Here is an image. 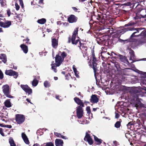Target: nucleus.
<instances>
[{
  "label": "nucleus",
  "instance_id": "1",
  "mask_svg": "<svg viewBox=\"0 0 146 146\" xmlns=\"http://www.w3.org/2000/svg\"><path fill=\"white\" fill-rule=\"evenodd\" d=\"M74 99L75 102L79 105L76 108V115L78 119H80L83 116V107L84 106V103L78 98L75 97Z\"/></svg>",
  "mask_w": 146,
  "mask_h": 146
},
{
  "label": "nucleus",
  "instance_id": "2",
  "mask_svg": "<svg viewBox=\"0 0 146 146\" xmlns=\"http://www.w3.org/2000/svg\"><path fill=\"white\" fill-rule=\"evenodd\" d=\"M108 36L107 35H104L102 37H99L97 39V41L98 44L100 45L108 46L110 44V41H108Z\"/></svg>",
  "mask_w": 146,
  "mask_h": 146
},
{
  "label": "nucleus",
  "instance_id": "3",
  "mask_svg": "<svg viewBox=\"0 0 146 146\" xmlns=\"http://www.w3.org/2000/svg\"><path fill=\"white\" fill-rule=\"evenodd\" d=\"M78 28H76L72 33V37L71 38L70 37H69L68 38V43H70L71 42L72 44L76 45L78 41H80L79 39L75 40L76 36L78 34Z\"/></svg>",
  "mask_w": 146,
  "mask_h": 146
},
{
  "label": "nucleus",
  "instance_id": "4",
  "mask_svg": "<svg viewBox=\"0 0 146 146\" xmlns=\"http://www.w3.org/2000/svg\"><path fill=\"white\" fill-rule=\"evenodd\" d=\"M2 88L3 89V92L4 95L7 97L10 98H13L14 97L11 95V90H10V87L9 85L8 84H6L3 86Z\"/></svg>",
  "mask_w": 146,
  "mask_h": 146
},
{
  "label": "nucleus",
  "instance_id": "5",
  "mask_svg": "<svg viewBox=\"0 0 146 146\" xmlns=\"http://www.w3.org/2000/svg\"><path fill=\"white\" fill-rule=\"evenodd\" d=\"M136 24L134 22L132 21H130L127 24L125 25V27H127L124 28L122 30V32L124 33L129 31H132L135 30V28L132 26Z\"/></svg>",
  "mask_w": 146,
  "mask_h": 146
},
{
  "label": "nucleus",
  "instance_id": "6",
  "mask_svg": "<svg viewBox=\"0 0 146 146\" xmlns=\"http://www.w3.org/2000/svg\"><path fill=\"white\" fill-rule=\"evenodd\" d=\"M91 51L92 54V64L93 65V68L94 70V74H96L97 70V64L96 63V62H97V61L94 52V48H93L92 49Z\"/></svg>",
  "mask_w": 146,
  "mask_h": 146
},
{
  "label": "nucleus",
  "instance_id": "7",
  "mask_svg": "<svg viewBox=\"0 0 146 146\" xmlns=\"http://www.w3.org/2000/svg\"><path fill=\"white\" fill-rule=\"evenodd\" d=\"M25 119V117L23 115L17 114L15 115V120L17 124H21L24 122Z\"/></svg>",
  "mask_w": 146,
  "mask_h": 146
},
{
  "label": "nucleus",
  "instance_id": "8",
  "mask_svg": "<svg viewBox=\"0 0 146 146\" xmlns=\"http://www.w3.org/2000/svg\"><path fill=\"white\" fill-rule=\"evenodd\" d=\"M5 74L6 75L10 76H13L14 78H17L19 74L17 72H15L12 70H6L5 72Z\"/></svg>",
  "mask_w": 146,
  "mask_h": 146
},
{
  "label": "nucleus",
  "instance_id": "9",
  "mask_svg": "<svg viewBox=\"0 0 146 146\" xmlns=\"http://www.w3.org/2000/svg\"><path fill=\"white\" fill-rule=\"evenodd\" d=\"M4 22H0V26L4 28H8L12 25V22L10 21L6 20L4 18Z\"/></svg>",
  "mask_w": 146,
  "mask_h": 146
},
{
  "label": "nucleus",
  "instance_id": "10",
  "mask_svg": "<svg viewBox=\"0 0 146 146\" xmlns=\"http://www.w3.org/2000/svg\"><path fill=\"white\" fill-rule=\"evenodd\" d=\"M20 86L22 89L28 95H31L32 93V89L28 85L21 84Z\"/></svg>",
  "mask_w": 146,
  "mask_h": 146
},
{
  "label": "nucleus",
  "instance_id": "11",
  "mask_svg": "<svg viewBox=\"0 0 146 146\" xmlns=\"http://www.w3.org/2000/svg\"><path fill=\"white\" fill-rule=\"evenodd\" d=\"M78 17L73 14L69 15L67 18V21L70 23L76 22L78 20Z\"/></svg>",
  "mask_w": 146,
  "mask_h": 146
},
{
  "label": "nucleus",
  "instance_id": "12",
  "mask_svg": "<svg viewBox=\"0 0 146 146\" xmlns=\"http://www.w3.org/2000/svg\"><path fill=\"white\" fill-rule=\"evenodd\" d=\"M55 59L56 65L57 66H59L64 60L61 57L59 53H58L56 55Z\"/></svg>",
  "mask_w": 146,
  "mask_h": 146
},
{
  "label": "nucleus",
  "instance_id": "13",
  "mask_svg": "<svg viewBox=\"0 0 146 146\" xmlns=\"http://www.w3.org/2000/svg\"><path fill=\"white\" fill-rule=\"evenodd\" d=\"M84 140L88 143L90 145H92L93 144V141L91 138L90 135L87 132L86 133V135L84 138Z\"/></svg>",
  "mask_w": 146,
  "mask_h": 146
},
{
  "label": "nucleus",
  "instance_id": "14",
  "mask_svg": "<svg viewBox=\"0 0 146 146\" xmlns=\"http://www.w3.org/2000/svg\"><path fill=\"white\" fill-rule=\"evenodd\" d=\"M115 66L117 69V72H115V73L117 74V75L121 76V74H122V69L121 68L119 64L117 63H115Z\"/></svg>",
  "mask_w": 146,
  "mask_h": 146
},
{
  "label": "nucleus",
  "instance_id": "15",
  "mask_svg": "<svg viewBox=\"0 0 146 146\" xmlns=\"http://www.w3.org/2000/svg\"><path fill=\"white\" fill-rule=\"evenodd\" d=\"M96 94H92L91 96L90 101L91 103L94 104L97 103L99 102V98Z\"/></svg>",
  "mask_w": 146,
  "mask_h": 146
},
{
  "label": "nucleus",
  "instance_id": "16",
  "mask_svg": "<svg viewBox=\"0 0 146 146\" xmlns=\"http://www.w3.org/2000/svg\"><path fill=\"white\" fill-rule=\"evenodd\" d=\"M135 106L137 108L146 111V105L143 104L140 101H139L138 103L136 104Z\"/></svg>",
  "mask_w": 146,
  "mask_h": 146
},
{
  "label": "nucleus",
  "instance_id": "17",
  "mask_svg": "<svg viewBox=\"0 0 146 146\" xmlns=\"http://www.w3.org/2000/svg\"><path fill=\"white\" fill-rule=\"evenodd\" d=\"M78 42H79L80 44V45L78 46V47H79L80 49L82 51H84V52H86L88 48L86 44L82 43L80 40Z\"/></svg>",
  "mask_w": 146,
  "mask_h": 146
},
{
  "label": "nucleus",
  "instance_id": "18",
  "mask_svg": "<svg viewBox=\"0 0 146 146\" xmlns=\"http://www.w3.org/2000/svg\"><path fill=\"white\" fill-rule=\"evenodd\" d=\"M137 92L136 93H132L131 94V99L132 102H134L135 101H137L139 100V96L137 94Z\"/></svg>",
  "mask_w": 146,
  "mask_h": 146
},
{
  "label": "nucleus",
  "instance_id": "19",
  "mask_svg": "<svg viewBox=\"0 0 146 146\" xmlns=\"http://www.w3.org/2000/svg\"><path fill=\"white\" fill-rule=\"evenodd\" d=\"M118 56L119 57L120 60L121 62H123L128 64H130L129 61L127 59V58L125 56H123L120 54H119Z\"/></svg>",
  "mask_w": 146,
  "mask_h": 146
},
{
  "label": "nucleus",
  "instance_id": "20",
  "mask_svg": "<svg viewBox=\"0 0 146 146\" xmlns=\"http://www.w3.org/2000/svg\"><path fill=\"white\" fill-rule=\"evenodd\" d=\"M52 45L53 48H56L58 45V40L55 38H52Z\"/></svg>",
  "mask_w": 146,
  "mask_h": 146
},
{
  "label": "nucleus",
  "instance_id": "21",
  "mask_svg": "<svg viewBox=\"0 0 146 146\" xmlns=\"http://www.w3.org/2000/svg\"><path fill=\"white\" fill-rule=\"evenodd\" d=\"M64 143L63 140L60 139H56L55 140V144L56 146H62Z\"/></svg>",
  "mask_w": 146,
  "mask_h": 146
},
{
  "label": "nucleus",
  "instance_id": "22",
  "mask_svg": "<svg viewBox=\"0 0 146 146\" xmlns=\"http://www.w3.org/2000/svg\"><path fill=\"white\" fill-rule=\"evenodd\" d=\"M20 47L23 52L25 54L27 53L28 49V46H27L24 44H21L20 46Z\"/></svg>",
  "mask_w": 146,
  "mask_h": 146
},
{
  "label": "nucleus",
  "instance_id": "23",
  "mask_svg": "<svg viewBox=\"0 0 146 146\" xmlns=\"http://www.w3.org/2000/svg\"><path fill=\"white\" fill-rule=\"evenodd\" d=\"M139 15L143 18H146V9H143L141 10L139 12Z\"/></svg>",
  "mask_w": 146,
  "mask_h": 146
},
{
  "label": "nucleus",
  "instance_id": "24",
  "mask_svg": "<svg viewBox=\"0 0 146 146\" xmlns=\"http://www.w3.org/2000/svg\"><path fill=\"white\" fill-rule=\"evenodd\" d=\"M129 53L130 54V56L132 57L133 58V60H132V62H134L136 61L141 60H142V59H140L139 60H136L134 58L135 56L134 52V51L133 50H130V51L129 52Z\"/></svg>",
  "mask_w": 146,
  "mask_h": 146
},
{
  "label": "nucleus",
  "instance_id": "25",
  "mask_svg": "<svg viewBox=\"0 0 146 146\" xmlns=\"http://www.w3.org/2000/svg\"><path fill=\"white\" fill-rule=\"evenodd\" d=\"M0 59L2 60V61L4 63H5L7 61L6 56L4 54H1L0 55Z\"/></svg>",
  "mask_w": 146,
  "mask_h": 146
},
{
  "label": "nucleus",
  "instance_id": "26",
  "mask_svg": "<svg viewBox=\"0 0 146 146\" xmlns=\"http://www.w3.org/2000/svg\"><path fill=\"white\" fill-rule=\"evenodd\" d=\"M34 79L32 82V84L33 86H37L38 83V81L36 79V77L35 76H34Z\"/></svg>",
  "mask_w": 146,
  "mask_h": 146
},
{
  "label": "nucleus",
  "instance_id": "27",
  "mask_svg": "<svg viewBox=\"0 0 146 146\" xmlns=\"http://www.w3.org/2000/svg\"><path fill=\"white\" fill-rule=\"evenodd\" d=\"M94 140L97 143L98 145H100L102 143V140L98 138L96 136L94 135Z\"/></svg>",
  "mask_w": 146,
  "mask_h": 146
},
{
  "label": "nucleus",
  "instance_id": "28",
  "mask_svg": "<svg viewBox=\"0 0 146 146\" xmlns=\"http://www.w3.org/2000/svg\"><path fill=\"white\" fill-rule=\"evenodd\" d=\"M54 134L55 135L59 137H61L64 139H66L67 138L66 136H64L60 133H58L57 132H54Z\"/></svg>",
  "mask_w": 146,
  "mask_h": 146
},
{
  "label": "nucleus",
  "instance_id": "29",
  "mask_svg": "<svg viewBox=\"0 0 146 146\" xmlns=\"http://www.w3.org/2000/svg\"><path fill=\"white\" fill-rule=\"evenodd\" d=\"M9 142L11 146H16L13 138L11 137L9 139Z\"/></svg>",
  "mask_w": 146,
  "mask_h": 146
},
{
  "label": "nucleus",
  "instance_id": "30",
  "mask_svg": "<svg viewBox=\"0 0 146 146\" xmlns=\"http://www.w3.org/2000/svg\"><path fill=\"white\" fill-rule=\"evenodd\" d=\"M5 106L7 108H10L11 106L9 99L7 100L5 102Z\"/></svg>",
  "mask_w": 146,
  "mask_h": 146
},
{
  "label": "nucleus",
  "instance_id": "31",
  "mask_svg": "<svg viewBox=\"0 0 146 146\" xmlns=\"http://www.w3.org/2000/svg\"><path fill=\"white\" fill-rule=\"evenodd\" d=\"M73 69L76 77H77V78H79V76L78 75L79 74V72L77 70V69L76 68H75V66L74 65L73 66Z\"/></svg>",
  "mask_w": 146,
  "mask_h": 146
},
{
  "label": "nucleus",
  "instance_id": "32",
  "mask_svg": "<svg viewBox=\"0 0 146 146\" xmlns=\"http://www.w3.org/2000/svg\"><path fill=\"white\" fill-rule=\"evenodd\" d=\"M46 21V20L45 19L42 18L39 19L37 21V22L40 24H44Z\"/></svg>",
  "mask_w": 146,
  "mask_h": 146
},
{
  "label": "nucleus",
  "instance_id": "33",
  "mask_svg": "<svg viewBox=\"0 0 146 146\" xmlns=\"http://www.w3.org/2000/svg\"><path fill=\"white\" fill-rule=\"evenodd\" d=\"M94 16L99 21H100L102 20V16L98 14H97V15H94Z\"/></svg>",
  "mask_w": 146,
  "mask_h": 146
},
{
  "label": "nucleus",
  "instance_id": "34",
  "mask_svg": "<svg viewBox=\"0 0 146 146\" xmlns=\"http://www.w3.org/2000/svg\"><path fill=\"white\" fill-rule=\"evenodd\" d=\"M44 87L46 88L49 87L50 86V82L47 81H46L44 82Z\"/></svg>",
  "mask_w": 146,
  "mask_h": 146
},
{
  "label": "nucleus",
  "instance_id": "35",
  "mask_svg": "<svg viewBox=\"0 0 146 146\" xmlns=\"http://www.w3.org/2000/svg\"><path fill=\"white\" fill-rule=\"evenodd\" d=\"M67 54L64 51H63L61 54V56L62 58V59H64V58L67 56Z\"/></svg>",
  "mask_w": 146,
  "mask_h": 146
},
{
  "label": "nucleus",
  "instance_id": "36",
  "mask_svg": "<svg viewBox=\"0 0 146 146\" xmlns=\"http://www.w3.org/2000/svg\"><path fill=\"white\" fill-rule=\"evenodd\" d=\"M141 36L143 37H145L146 36V30L143 31L139 35H138V36Z\"/></svg>",
  "mask_w": 146,
  "mask_h": 146
},
{
  "label": "nucleus",
  "instance_id": "37",
  "mask_svg": "<svg viewBox=\"0 0 146 146\" xmlns=\"http://www.w3.org/2000/svg\"><path fill=\"white\" fill-rule=\"evenodd\" d=\"M108 30L107 31L108 33L110 34H112L114 33V31L115 30L114 29L111 28L108 29Z\"/></svg>",
  "mask_w": 146,
  "mask_h": 146
},
{
  "label": "nucleus",
  "instance_id": "38",
  "mask_svg": "<svg viewBox=\"0 0 146 146\" xmlns=\"http://www.w3.org/2000/svg\"><path fill=\"white\" fill-rule=\"evenodd\" d=\"M121 125V122L120 121H117L114 125L115 127L116 128H119Z\"/></svg>",
  "mask_w": 146,
  "mask_h": 146
},
{
  "label": "nucleus",
  "instance_id": "39",
  "mask_svg": "<svg viewBox=\"0 0 146 146\" xmlns=\"http://www.w3.org/2000/svg\"><path fill=\"white\" fill-rule=\"evenodd\" d=\"M45 146H54V143L50 142L44 143Z\"/></svg>",
  "mask_w": 146,
  "mask_h": 146
},
{
  "label": "nucleus",
  "instance_id": "40",
  "mask_svg": "<svg viewBox=\"0 0 146 146\" xmlns=\"http://www.w3.org/2000/svg\"><path fill=\"white\" fill-rule=\"evenodd\" d=\"M16 18L17 19V21H18L21 22V21L22 20L21 17L20 16V15L19 14L16 16Z\"/></svg>",
  "mask_w": 146,
  "mask_h": 146
},
{
  "label": "nucleus",
  "instance_id": "41",
  "mask_svg": "<svg viewBox=\"0 0 146 146\" xmlns=\"http://www.w3.org/2000/svg\"><path fill=\"white\" fill-rule=\"evenodd\" d=\"M29 39L28 38H27L26 39H23V41H26V43L27 44H31V43L29 42Z\"/></svg>",
  "mask_w": 146,
  "mask_h": 146
},
{
  "label": "nucleus",
  "instance_id": "42",
  "mask_svg": "<svg viewBox=\"0 0 146 146\" xmlns=\"http://www.w3.org/2000/svg\"><path fill=\"white\" fill-rule=\"evenodd\" d=\"M65 79L67 80H69L70 77H71V78H72V77L70 75L69 73L66 74L65 75Z\"/></svg>",
  "mask_w": 146,
  "mask_h": 146
},
{
  "label": "nucleus",
  "instance_id": "43",
  "mask_svg": "<svg viewBox=\"0 0 146 146\" xmlns=\"http://www.w3.org/2000/svg\"><path fill=\"white\" fill-rule=\"evenodd\" d=\"M86 110L87 111V113L90 114L91 113V111L90 107L88 106L86 107Z\"/></svg>",
  "mask_w": 146,
  "mask_h": 146
},
{
  "label": "nucleus",
  "instance_id": "44",
  "mask_svg": "<svg viewBox=\"0 0 146 146\" xmlns=\"http://www.w3.org/2000/svg\"><path fill=\"white\" fill-rule=\"evenodd\" d=\"M23 140L26 144H29V142L27 137L23 139Z\"/></svg>",
  "mask_w": 146,
  "mask_h": 146
},
{
  "label": "nucleus",
  "instance_id": "45",
  "mask_svg": "<svg viewBox=\"0 0 146 146\" xmlns=\"http://www.w3.org/2000/svg\"><path fill=\"white\" fill-rule=\"evenodd\" d=\"M69 25V24L68 23L65 22V23H62V25H61L62 27H67Z\"/></svg>",
  "mask_w": 146,
  "mask_h": 146
},
{
  "label": "nucleus",
  "instance_id": "46",
  "mask_svg": "<svg viewBox=\"0 0 146 146\" xmlns=\"http://www.w3.org/2000/svg\"><path fill=\"white\" fill-rule=\"evenodd\" d=\"M136 33H137V32H135L133 33L131 35L130 37V39H131L133 37H136V36H138V35H135V34H136Z\"/></svg>",
  "mask_w": 146,
  "mask_h": 146
},
{
  "label": "nucleus",
  "instance_id": "47",
  "mask_svg": "<svg viewBox=\"0 0 146 146\" xmlns=\"http://www.w3.org/2000/svg\"><path fill=\"white\" fill-rule=\"evenodd\" d=\"M133 124L132 122H129L127 125L128 128H130L131 126L133 125Z\"/></svg>",
  "mask_w": 146,
  "mask_h": 146
},
{
  "label": "nucleus",
  "instance_id": "48",
  "mask_svg": "<svg viewBox=\"0 0 146 146\" xmlns=\"http://www.w3.org/2000/svg\"><path fill=\"white\" fill-rule=\"evenodd\" d=\"M3 74L1 70H0V79H2L3 78Z\"/></svg>",
  "mask_w": 146,
  "mask_h": 146
},
{
  "label": "nucleus",
  "instance_id": "49",
  "mask_svg": "<svg viewBox=\"0 0 146 146\" xmlns=\"http://www.w3.org/2000/svg\"><path fill=\"white\" fill-rule=\"evenodd\" d=\"M15 6L16 9L17 11L19 10L20 7L18 4L17 3H16L15 4Z\"/></svg>",
  "mask_w": 146,
  "mask_h": 146
},
{
  "label": "nucleus",
  "instance_id": "50",
  "mask_svg": "<svg viewBox=\"0 0 146 146\" xmlns=\"http://www.w3.org/2000/svg\"><path fill=\"white\" fill-rule=\"evenodd\" d=\"M145 28H135V30H136L137 31L136 32H139V30H141L142 29H144Z\"/></svg>",
  "mask_w": 146,
  "mask_h": 146
},
{
  "label": "nucleus",
  "instance_id": "51",
  "mask_svg": "<svg viewBox=\"0 0 146 146\" xmlns=\"http://www.w3.org/2000/svg\"><path fill=\"white\" fill-rule=\"evenodd\" d=\"M7 12L8 17L10 16L11 14V12L10 11V10L9 9H8L7 10Z\"/></svg>",
  "mask_w": 146,
  "mask_h": 146
},
{
  "label": "nucleus",
  "instance_id": "52",
  "mask_svg": "<svg viewBox=\"0 0 146 146\" xmlns=\"http://www.w3.org/2000/svg\"><path fill=\"white\" fill-rule=\"evenodd\" d=\"M0 134L3 136H5V135L3 132V130L2 128H0Z\"/></svg>",
  "mask_w": 146,
  "mask_h": 146
},
{
  "label": "nucleus",
  "instance_id": "53",
  "mask_svg": "<svg viewBox=\"0 0 146 146\" xmlns=\"http://www.w3.org/2000/svg\"><path fill=\"white\" fill-rule=\"evenodd\" d=\"M52 66V69L53 70L54 69H55V68H56V67L57 66H56L55 64H51Z\"/></svg>",
  "mask_w": 146,
  "mask_h": 146
},
{
  "label": "nucleus",
  "instance_id": "54",
  "mask_svg": "<svg viewBox=\"0 0 146 146\" xmlns=\"http://www.w3.org/2000/svg\"><path fill=\"white\" fill-rule=\"evenodd\" d=\"M19 3H20V4L21 6L23 8V7L24 5H23V0H19Z\"/></svg>",
  "mask_w": 146,
  "mask_h": 146
},
{
  "label": "nucleus",
  "instance_id": "55",
  "mask_svg": "<svg viewBox=\"0 0 146 146\" xmlns=\"http://www.w3.org/2000/svg\"><path fill=\"white\" fill-rule=\"evenodd\" d=\"M22 137L23 139L27 137L24 133H22Z\"/></svg>",
  "mask_w": 146,
  "mask_h": 146
},
{
  "label": "nucleus",
  "instance_id": "56",
  "mask_svg": "<svg viewBox=\"0 0 146 146\" xmlns=\"http://www.w3.org/2000/svg\"><path fill=\"white\" fill-rule=\"evenodd\" d=\"M72 9L75 12H79L80 11H78V9L75 7H72Z\"/></svg>",
  "mask_w": 146,
  "mask_h": 146
},
{
  "label": "nucleus",
  "instance_id": "57",
  "mask_svg": "<svg viewBox=\"0 0 146 146\" xmlns=\"http://www.w3.org/2000/svg\"><path fill=\"white\" fill-rule=\"evenodd\" d=\"M102 65L105 68H106L107 67L106 64L104 62H103L102 63Z\"/></svg>",
  "mask_w": 146,
  "mask_h": 146
},
{
  "label": "nucleus",
  "instance_id": "58",
  "mask_svg": "<svg viewBox=\"0 0 146 146\" xmlns=\"http://www.w3.org/2000/svg\"><path fill=\"white\" fill-rule=\"evenodd\" d=\"M141 17V16L140 15L139 16L136 15L134 17V18L136 19H140Z\"/></svg>",
  "mask_w": 146,
  "mask_h": 146
},
{
  "label": "nucleus",
  "instance_id": "59",
  "mask_svg": "<svg viewBox=\"0 0 146 146\" xmlns=\"http://www.w3.org/2000/svg\"><path fill=\"white\" fill-rule=\"evenodd\" d=\"M62 23L60 21H59L57 22V24L58 25L61 26L62 25Z\"/></svg>",
  "mask_w": 146,
  "mask_h": 146
},
{
  "label": "nucleus",
  "instance_id": "60",
  "mask_svg": "<svg viewBox=\"0 0 146 146\" xmlns=\"http://www.w3.org/2000/svg\"><path fill=\"white\" fill-rule=\"evenodd\" d=\"M5 127H6L9 128H11L12 127V126L11 125H6Z\"/></svg>",
  "mask_w": 146,
  "mask_h": 146
},
{
  "label": "nucleus",
  "instance_id": "61",
  "mask_svg": "<svg viewBox=\"0 0 146 146\" xmlns=\"http://www.w3.org/2000/svg\"><path fill=\"white\" fill-rule=\"evenodd\" d=\"M124 5L126 6H130L131 5V3L130 2L125 3Z\"/></svg>",
  "mask_w": 146,
  "mask_h": 146
},
{
  "label": "nucleus",
  "instance_id": "62",
  "mask_svg": "<svg viewBox=\"0 0 146 146\" xmlns=\"http://www.w3.org/2000/svg\"><path fill=\"white\" fill-rule=\"evenodd\" d=\"M119 115L117 113H115V117L116 118H118L119 117Z\"/></svg>",
  "mask_w": 146,
  "mask_h": 146
},
{
  "label": "nucleus",
  "instance_id": "63",
  "mask_svg": "<svg viewBox=\"0 0 146 146\" xmlns=\"http://www.w3.org/2000/svg\"><path fill=\"white\" fill-rule=\"evenodd\" d=\"M118 142L116 141H113V143L115 145V146H117Z\"/></svg>",
  "mask_w": 146,
  "mask_h": 146
},
{
  "label": "nucleus",
  "instance_id": "64",
  "mask_svg": "<svg viewBox=\"0 0 146 146\" xmlns=\"http://www.w3.org/2000/svg\"><path fill=\"white\" fill-rule=\"evenodd\" d=\"M33 146H42L40 145L38 143H36L35 144H34Z\"/></svg>",
  "mask_w": 146,
  "mask_h": 146
}]
</instances>
